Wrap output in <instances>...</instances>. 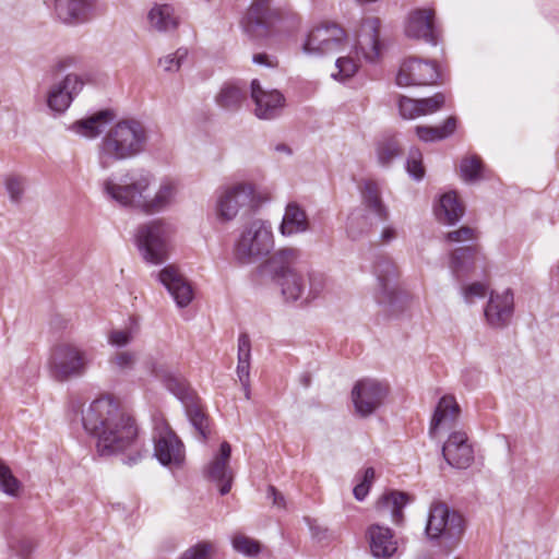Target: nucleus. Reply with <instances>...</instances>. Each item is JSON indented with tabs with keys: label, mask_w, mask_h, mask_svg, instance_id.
Returning <instances> with one entry per match:
<instances>
[{
	"label": "nucleus",
	"mask_w": 559,
	"mask_h": 559,
	"mask_svg": "<svg viewBox=\"0 0 559 559\" xmlns=\"http://www.w3.org/2000/svg\"><path fill=\"white\" fill-rule=\"evenodd\" d=\"M418 117L431 115L438 111L445 103V96L442 93H436L431 97L417 99Z\"/></svg>",
	"instance_id": "obj_48"
},
{
	"label": "nucleus",
	"mask_w": 559,
	"mask_h": 559,
	"mask_svg": "<svg viewBox=\"0 0 559 559\" xmlns=\"http://www.w3.org/2000/svg\"><path fill=\"white\" fill-rule=\"evenodd\" d=\"M231 545L235 551L247 557H255L261 551V544L258 540L241 533L233 536Z\"/></svg>",
	"instance_id": "obj_45"
},
{
	"label": "nucleus",
	"mask_w": 559,
	"mask_h": 559,
	"mask_svg": "<svg viewBox=\"0 0 559 559\" xmlns=\"http://www.w3.org/2000/svg\"><path fill=\"white\" fill-rule=\"evenodd\" d=\"M400 114L404 119H416L418 118V103L417 99H413L406 96H401L399 99Z\"/></svg>",
	"instance_id": "obj_55"
},
{
	"label": "nucleus",
	"mask_w": 559,
	"mask_h": 559,
	"mask_svg": "<svg viewBox=\"0 0 559 559\" xmlns=\"http://www.w3.org/2000/svg\"><path fill=\"white\" fill-rule=\"evenodd\" d=\"M241 383V386H242V390H243V393H245V397L247 400L250 399V395H251V391H250V380H247V382H240Z\"/></svg>",
	"instance_id": "obj_64"
},
{
	"label": "nucleus",
	"mask_w": 559,
	"mask_h": 559,
	"mask_svg": "<svg viewBox=\"0 0 559 559\" xmlns=\"http://www.w3.org/2000/svg\"><path fill=\"white\" fill-rule=\"evenodd\" d=\"M122 414L114 399L104 396L94 400L82 409V425L87 433L99 439L103 430L112 424Z\"/></svg>",
	"instance_id": "obj_14"
},
{
	"label": "nucleus",
	"mask_w": 559,
	"mask_h": 559,
	"mask_svg": "<svg viewBox=\"0 0 559 559\" xmlns=\"http://www.w3.org/2000/svg\"><path fill=\"white\" fill-rule=\"evenodd\" d=\"M378 162L381 166H389L402 155V150L395 136L383 135L376 145Z\"/></svg>",
	"instance_id": "obj_38"
},
{
	"label": "nucleus",
	"mask_w": 559,
	"mask_h": 559,
	"mask_svg": "<svg viewBox=\"0 0 559 559\" xmlns=\"http://www.w3.org/2000/svg\"><path fill=\"white\" fill-rule=\"evenodd\" d=\"M483 162L477 155H469L462 158L460 163V175L465 182H475L481 179Z\"/></svg>",
	"instance_id": "obj_43"
},
{
	"label": "nucleus",
	"mask_w": 559,
	"mask_h": 559,
	"mask_svg": "<svg viewBox=\"0 0 559 559\" xmlns=\"http://www.w3.org/2000/svg\"><path fill=\"white\" fill-rule=\"evenodd\" d=\"M440 73L436 63L416 58L405 60L396 75L400 86L431 85L438 82Z\"/></svg>",
	"instance_id": "obj_16"
},
{
	"label": "nucleus",
	"mask_w": 559,
	"mask_h": 559,
	"mask_svg": "<svg viewBox=\"0 0 559 559\" xmlns=\"http://www.w3.org/2000/svg\"><path fill=\"white\" fill-rule=\"evenodd\" d=\"M465 528L463 516L443 502L430 506L426 524V535L430 540L443 539L450 544L457 542Z\"/></svg>",
	"instance_id": "obj_10"
},
{
	"label": "nucleus",
	"mask_w": 559,
	"mask_h": 559,
	"mask_svg": "<svg viewBox=\"0 0 559 559\" xmlns=\"http://www.w3.org/2000/svg\"><path fill=\"white\" fill-rule=\"evenodd\" d=\"M154 456L164 466H180L185 461V447L167 421L154 418Z\"/></svg>",
	"instance_id": "obj_11"
},
{
	"label": "nucleus",
	"mask_w": 559,
	"mask_h": 559,
	"mask_svg": "<svg viewBox=\"0 0 559 559\" xmlns=\"http://www.w3.org/2000/svg\"><path fill=\"white\" fill-rule=\"evenodd\" d=\"M173 226L164 219H152L136 227L135 245L142 258L152 264L163 263L168 255Z\"/></svg>",
	"instance_id": "obj_6"
},
{
	"label": "nucleus",
	"mask_w": 559,
	"mask_h": 559,
	"mask_svg": "<svg viewBox=\"0 0 559 559\" xmlns=\"http://www.w3.org/2000/svg\"><path fill=\"white\" fill-rule=\"evenodd\" d=\"M21 483L13 476L11 469L0 460V490L9 496H17Z\"/></svg>",
	"instance_id": "obj_46"
},
{
	"label": "nucleus",
	"mask_w": 559,
	"mask_h": 559,
	"mask_svg": "<svg viewBox=\"0 0 559 559\" xmlns=\"http://www.w3.org/2000/svg\"><path fill=\"white\" fill-rule=\"evenodd\" d=\"M335 67L337 69V72L332 73V78H334L335 80H341V81L353 76L358 69L356 61L350 57L337 58L336 62H335Z\"/></svg>",
	"instance_id": "obj_50"
},
{
	"label": "nucleus",
	"mask_w": 559,
	"mask_h": 559,
	"mask_svg": "<svg viewBox=\"0 0 559 559\" xmlns=\"http://www.w3.org/2000/svg\"><path fill=\"white\" fill-rule=\"evenodd\" d=\"M33 550V544L29 540H22L17 549L19 554L23 557L29 555Z\"/></svg>",
	"instance_id": "obj_62"
},
{
	"label": "nucleus",
	"mask_w": 559,
	"mask_h": 559,
	"mask_svg": "<svg viewBox=\"0 0 559 559\" xmlns=\"http://www.w3.org/2000/svg\"><path fill=\"white\" fill-rule=\"evenodd\" d=\"M214 545L210 542H200L188 548L179 559H211Z\"/></svg>",
	"instance_id": "obj_51"
},
{
	"label": "nucleus",
	"mask_w": 559,
	"mask_h": 559,
	"mask_svg": "<svg viewBox=\"0 0 559 559\" xmlns=\"http://www.w3.org/2000/svg\"><path fill=\"white\" fill-rule=\"evenodd\" d=\"M254 206V187L251 183L238 182L217 191L216 215L222 222H230L241 209Z\"/></svg>",
	"instance_id": "obj_12"
},
{
	"label": "nucleus",
	"mask_w": 559,
	"mask_h": 559,
	"mask_svg": "<svg viewBox=\"0 0 559 559\" xmlns=\"http://www.w3.org/2000/svg\"><path fill=\"white\" fill-rule=\"evenodd\" d=\"M372 226V219L362 210H355L347 219V234L352 239H357L368 233Z\"/></svg>",
	"instance_id": "obj_41"
},
{
	"label": "nucleus",
	"mask_w": 559,
	"mask_h": 559,
	"mask_svg": "<svg viewBox=\"0 0 559 559\" xmlns=\"http://www.w3.org/2000/svg\"><path fill=\"white\" fill-rule=\"evenodd\" d=\"M144 367L152 376L162 380L176 396L183 399L186 386L183 381L176 377L173 371L169 353L164 350L151 353L144 360Z\"/></svg>",
	"instance_id": "obj_17"
},
{
	"label": "nucleus",
	"mask_w": 559,
	"mask_h": 559,
	"mask_svg": "<svg viewBox=\"0 0 559 559\" xmlns=\"http://www.w3.org/2000/svg\"><path fill=\"white\" fill-rule=\"evenodd\" d=\"M274 248V235L269 221L261 218L246 223L235 241L234 258L242 265L252 264Z\"/></svg>",
	"instance_id": "obj_5"
},
{
	"label": "nucleus",
	"mask_w": 559,
	"mask_h": 559,
	"mask_svg": "<svg viewBox=\"0 0 559 559\" xmlns=\"http://www.w3.org/2000/svg\"><path fill=\"white\" fill-rule=\"evenodd\" d=\"M464 214V207L460 203L455 192H448L440 198L436 215L439 221L445 224H455Z\"/></svg>",
	"instance_id": "obj_34"
},
{
	"label": "nucleus",
	"mask_w": 559,
	"mask_h": 559,
	"mask_svg": "<svg viewBox=\"0 0 559 559\" xmlns=\"http://www.w3.org/2000/svg\"><path fill=\"white\" fill-rule=\"evenodd\" d=\"M272 0H252L240 25L251 38H266L284 31V13L271 7Z\"/></svg>",
	"instance_id": "obj_8"
},
{
	"label": "nucleus",
	"mask_w": 559,
	"mask_h": 559,
	"mask_svg": "<svg viewBox=\"0 0 559 559\" xmlns=\"http://www.w3.org/2000/svg\"><path fill=\"white\" fill-rule=\"evenodd\" d=\"M267 498H272L273 504L278 508L285 507L284 496L280 491H277V489L274 486H269Z\"/></svg>",
	"instance_id": "obj_58"
},
{
	"label": "nucleus",
	"mask_w": 559,
	"mask_h": 559,
	"mask_svg": "<svg viewBox=\"0 0 559 559\" xmlns=\"http://www.w3.org/2000/svg\"><path fill=\"white\" fill-rule=\"evenodd\" d=\"M306 304L321 297L329 287V278L325 274L317 271L307 273Z\"/></svg>",
	"instance_id": "obj_42"
},
{
	"label": "nucleus",
	"mask_w": 559,
	"mask_h": 559,
	"mask_svg": "<svg viewBox=\"0 0 559 559\" xmlns=\"http://www.w3.org/2000/svg\"><path fill=\"white\" fill-rule=\"evenodd\" d=\"M150 28L159 33L175 31L179 25V19L170 4L155 3L147 13Z\"/></svg>",
	"instance_id": "obj_29"
},
{
	"label": "nucleus",
	"mask_w": 559,
	"mask_h": 559,
	"mask_svg": "<svg viewBox=\"0 0 559 559\" xmlns=\"http://www.w3.org/2000/svg\"><path fill=\"white\" fill-rule=\"evenodd\" d=\"M395 237H396V231L392 226H388V227L383 228V230L381 231V235H380L381 241L384 243L392 241L393 239H395Z\"/></svg>",
	"instance_id": "obj_61"
},
{
	"label": "nucleus",
	"mask_w": 559,
	"mask_h": 559,
	"mask_svg": "<svg viewBox=\"0 0 559 559\" xmlns=\"http://www.w3.org/2000/svg\"><path fill=\"white\" fill-rule=\"evenodd\" d=\"M307 521L313 537H316L319 540H322L328 537L326 528L319 526L318 524H316L314 521H310L309 519Z\"/></svg>",
	"instance_id": "obj_59"
},
{
	"label": "nucleus",
	"mask_w": 559,
	"mask_h": 559,
	"mask_svg": "<svg viewBox=\"0 0 559 559\" xmlns=\"http://www.w3.org/2000/svg\"><path fill=\"white\" fill-rule=\"evenodd\" d=\"M369 489L370 487L368 486V484L358 483L354 487L353 493L357 500L362 501L367 497Z\"/></svg>",
	"instance_id": "obj_60"
},
{
	"label": "nucleus",
	"mask_w": 559,
	"mask_h": 559,
	"mask_svg": "<svg viewBox=\"0 0 559 559\" xmlns=\"http://www.w3.org/2000/svg\"><path fill=\"white\" fill-rule=\"evenodd\" d=\"M513 311V293L510 289H506L500 294L491 293L485 308V317L491 326L503 328L510 322Z\"/></svg>",
	"instance_id": "obj_24"
},
{
	"label": "nucleus",
	"mask_w": 559,
	"mask_h": 559,
	"mask_svg": "<svg viewBox=\"0 0 559 559\" xmlns=\"http://www.w3.org/2000/svg\"><path fill=\"white\" fill-rule=\"evenodd\" d=\"M148 141L145 126L136 119H122L111 126L97 144L96 156L100 169L141 155Z\"/></svg>",
	"instance_id": "obj_2"
},
{
	"label": "nucleus",
	"mask_w": 559,
	"mask_h": 559,
	"mask_svg": "<svg viewBox=\"0 0 559 559\" xmlns=\"http://www.w3.org/2000/svg\"><path fill=\"white\" fill-rule=\"evenodd\" d=\"M488 286L481 282H475L462 287V295L466 302L472 304L476 298L485 297Z\"/></svg>",
	"instance_id": "obj_53"
},
{
	"label": "nucleus",
	"mask_w": 559,
	"mask_h": 559,
	"mask_svg": "<svg viewBox=\"0 0 559 559\" xmlns=\"http://www.w3.org/2000/svg\"><path fill=\"white\" fill-rule=\"evenodd\" d=\"M460 413L459 404L451 395H444L440 399L430 424V432H435L440 426L451 425Z\"/></svg>",
	"instance_id": "obj_32"
},
{
	"label": "nucleus",
	"mask_w": 559,
	"mask_h": 559,
	"mask_svg": "<svg viewBox=\"0 0 559 559\" xmlns=\"http://www.w3.org/2000/svg\"><path fill=\"white\" fill-rule=\"evenodd\" d=\"M95 0H55L53 12L61 23L75 26L91 20Z\"/></svg>",
	"instance_id": "obj_21"
},
{
	"label": "nucleus",
	"mask_w": 559,
	"mask_h": 559,
	"mask_svg": "<svg viewBox=\"0 0 559 559\" xmlns=\"http://www.w3.org/2000/svg\"><path fill=\"white\" fill-rule=\"evenodd\" d=\"M93 360L90 350L74 343H60L55 346L50 366L58 380L83 376Z\"/></svg>",
	"instance_id": "obj_9"
},
{
	"label": "nucleus",
	"mask_w": 559,
	"mask_h": 559,
	"mask_svg": "<svg viewBox=\"0 0 559 559\" xmlns=\"http://www.w3.org/2000/svg\"><path fill=\"white\" fill-rule=\"evenodd\" d=\"M408 502V497L404 492L391 491L383 495L378 503L377 509L382 513H390L392 521L400 524L403 521V509Z\"/></svg>",
	"instance_id": "obj_35"
},
{
	"label": "nucleus",
	"mask_w": 559,
	"mask_h": 559,
	"mask_svg": "<svg viewBox=\"0 0 559 559\" xmlns=\"http://www.w3.org/2000/svg\"><path fill=\"white\" fill-rule=\"evenodd\" d=\"M388 395V386L373 379L358 381L352 390V400L360 417L373 414Z\"/></svg>",
	"instance_id": "obj_15"
},
{
	"label": "nucleus",
	"mask_w": 559,
	"mask_h": 559,
	"mask_svg": "<svg viewBox=\"0 0 559 559\" xmlns=\"http://www.w3.org/2000/svg\"><path fill=\"white\" fill-rule=\"evenodd\" d=\"M456 129V118L449 117L442 126L439 127H428V126H417L415 128V132L419 140L424 142H436L442 141L455 132Z\"/></svg>",
	"instance_id": "obj_36"
},
{
	"label": "nucleus",
	"mask_w": 559,
	"mask_h": 559,
	"mask_svg": "<svg viewBox=\"0 0 559 559\" xmlns=\"http://www.w3.org/2000/svg\"><path fill=\"white\" fill-rule=\"evenodd\" d=\"M140 325L136 319H130L123 329H115L108 333V344L115 347H124L129 345L139 334Z\"/></svg>",
	"instance_id": "obj_40"
},
{
	"label": "nucleus",
	"mask_w": 559,
	"mask_h": 559,
	"mask_svg": "<svg viewBox=\"0 0 559 559\" xmlns=\"http://www.w3.org/2000/svg\"><path fill=\"white\" fill-rule=\"evenodd\" d=\"M300 250L296 248H283L277 250L264 263V271L281 287V293L286 301L306 304L307 278L298 272Z\"/></svg>",
	"instance_id": "obj_3"
},
{
	"label": "nucleus",
	"mask_w": 559,
	"mask_h": 559,
	"mask_svg": "<svg viewBox=\"0 0 559 559\" xmlns=\"http://www.w3.org/2000/svg\"><path fill=\"white\" fill-rule=\"evenodd\" d=\"M366 536L369 542L370 552L376 559H395L397 555V540L389 527L372 524L368 527Z\"/></svg>",
	"instance_id": "obj_25"
},
{
	"label": "nucleus",
	"mask_w": 559,
	"mask_h": 559,
	"mask_svg": "<svg viewBox=\"0 0 559 559\" xmlns=\"http://www.w3.org/2000/svg\"><path fill=\"white\" fill-rule=\"evenodd\" d=\"M188 57V50L186 48H179L174 53H170L159 59V64L166 72L178 71L182 62Z\"/></svg>",
	"instance_id": "obj_52"
},
{
	"label": "nucleus",
	"mask_w": 559,
	"mask_h": 559,
	"mask_svg": "<svg viewBox=\"0 0 559 559\" xmlns=\"http://www.w3.org/2000/svg\"><path fill=\"white\" fill-rule=\"evenodd\" d=\"M119 370H131L136 362V355L130 350L117 353L110 360Z\"/></svg>",
	"instance_id": "obj_54"
},
{
	"label": "nucleus",
	"mask_w": 559,
	"mask_h": 559,
	"mask_svg": "<svg viewBox=\"0 0 559 559\" xmlns=\"http://www.w3.org/2000/svg\"><path fill=\"white\" fill-rule=\"evenodd\" d=\"M346 43V33L334 23L313 27L302 44V52L311 57H321L340 51Z\"/></svg>",
	"instance_id": "obj_13"
},
{
	"label": "nucleus",
	"mask_w": 559,
	"mask_h": 559,
	"mask_svg": "<svg viewBox=\"0 0 559 559\" xmlns=\"http://www.w3.org/2000/svg\"><path fill=\"white\" fill-rule=\"evenodd\" d=\"M278 230L284 237H292L310 230L308 215L299 203L292 201L286 204Z\"/></svg>",
	"instance_id": "obj_28"
},
{
	"label": "nucleus",
	"mask_w": 559,
	"mask_h": 559,
	"mask_svg": "<svg viewBox=\"0 0 559 559\" xmlns=\"http://www.w3.org/2000/svg\"><path fill=\"white\" fill-rule=\"evenodd\" d=\"M406 170L415 180H421L425 176L423 155L418 148H411L406 160Z\"/></svg>",
	"instance_id": "obj_47"
},
{
	"label": "nucleus",
	"mask_w": 559,
	"mask_h": 559,
	"mask_svg": "<svg viewBox=\"0 0 559 559\" xmlns=\"http://www.w3.org/2000/svg\"><path fill=\"white\" fill-rule=\"evenodd\" d=\"M442 454L448 464L456 468H466L474 460L467 436L462 431H455L449 436L442 448Z\"/></svg>",
	"instance_id": "obj_26"
},
{
	"label": "nucleus",
	"mask_w": 559,
	"mask_h": 559,
	"mask_svg": "<svg viewBox=\"0 0 559 559\" xmlns=\"http://www.w3.org/2000/svg\"><path fill=\"white\" fill-rule=\"evenodd\" d=\"M61 86L69 92L73 98L84 86L83 80L76 74H68L61 82Z\"/></svg>",
	"instance_id": "obj_56"
},
{
	"label": "nucleus",
	"mask_w": 559,
	"mask_h": 559,
	"mask_svg": "<svg viewBox=\"0 0 559 559\" xmlns=\"http://www.w3.org/2000/svg\"><path fill=\"white\" fill-rule=\"evenodd\" d=\"M247 96L245 84L237 82H226L215 97L216 104L226 110H238Z\"/></svg>",
	"instance_id": "obj_31"
},
{
	"label": "nucleus",
	"mask_w": 559,
	"mask_h": 559,
	"mask_svg": "<svg viewBox=\"0 0 559 559\" xmlns=\"http://www.w3.org/2000/svg\"><path fill=\"white\" fill-rule=\"evenodd\" d=\"M231 447L228 442H222L219 452L209 463L206 477L218 486L222 496L227 495L233 485L234 474L228 465Z\"/></svg>",
	"instance_id": "obj_20"
},
{
	"label": "nucleus",
	"mask_w": 559,
	"mask_h": 559,
	"mask_svg": "<svg viewBox=\"0 0 559 559\" xmlns=\"http://www.w3.org/2000/svg\"><path fill=\"white\" fill-rule=\"evenodd\" d=\"M379 28L378 17H366L356 34L355 51L368 62H374L380 57Z\"/></svg>",
	"instance_id": "obj_19"
},
{
	"label": "nucleus",
	"mask_w": 559,
	"mask_h": 559,
	"mask_svg": "<svg viewBox=\"0 0 559 559\" xmlns=\"http://www.w3.org/2000/svg\"><path fill=\"white\" fill-rule=\"evenodd\" d=\"M111 119V111L100 110L87 118L75 121L71 124L70 130L81 136L95 139L103 132L105 124Z\"/></svg>",
	"instance_id": "obj_30"
},
{
	"label": "nucleus",
	"mask_w": 559,
	"mask_h": 559,
	"mask_svg": "<svg viewBox=\"0 0 559 559\" xmlns=\"http://www.w3.org/2000/svg\"><path fill=\"white\" fill-rule=\"evenodd\" d=\"M237 358V377L240 382H247V380H250L251 360V341L247 333H241L238 337Z\"/></svg>",
	"instance_id": "obj_37"
},
{
	"label": "nucleus",
	"mask_w": 559,
	"mask_h": 559,
	"mask_svg": "<svg viewBox=\"0 0 559 559\" xmlns=\"http://www.w3.org/2000/svg\"><path fill=\"white\" fill-rule=\"evenodd\" d=\"M73 98L60 83L53 85L48 94V107L56 112H63L68 109Z\"/></svg>",
	"instance_id": "obj_44"
},
{
	"label": "nucleus",
	"mask_w": 559,
	"mask_h": 559,
	"mask_svg": "<svg viewBox=\"0 0 559 559\" xmlns=\"http://www.w3.org/2000/svg\"><path fill=\"white\" fill-rule=\"evenodd\" d=\"M362 203L366 209L377 217L378 222L388 219V209L380 198V189L377 182L365 180L361 187Z\"/></svg>",
	"instance_id": "obj_33"
},
{
	"label": "nucleus",
	"mask_w": 559,
	"mask_h": 559,
	"mask_svg": "<svg viewBox=\"0 0 559 559\" xmlns=\"http://www.w3.org/2000/svg\"><path fill=\"white\" fill-rule=\"evenodd\" d=\"M96 447L98 453L104 456L129 452L123 463L130 466L136 464L146 453L140 444L133 418L123 413L103 430Z\"/></svg>",
	"instance_id": "obj_4"
},
{
	"label": "nucleus",
	"mask_w": 559,
	"mask_h": 559,
	"mask_svg": "<svg viewBox=\"0 0 559 559\" xmlns=\"http://www.w3.org/2000/svg\"><path fill=\"white\" fill-rule=\"evenodd\" d=\"M445 239L456 245L451 251L449 267L453 277L461 282L475 269V262L479 253L477 245L478 234L476 229L462 226L461 228L447 234Z\"/></svg>",
	"instance_id": "obj_7"
},
{
	"label": "nucleus",
	"mask_w": 559,
	"mask_h": 559,
	"mask_svg": "<svg viewBox=\"0 0 559 559\" xmlns=\"http://www.w3.org/2000/svg\"><path fill=\"white\" fill-rule=\"evenodd\" d=\"M155 182V176L145 168L128 169L119 181L106 178L102 183L103 193L110 201L123 207L139 210L145 214H155L170 207L177 197L179 185L173 178H163L153 197L148 191Z\"/></svg>",
	"instance_id": "obj_1"
},
{
	"label": "nucleus",
	"mask_w": 559,
	"mask_h": 559,
	"mask_svg": "<svg viewBox=\"0 0 559 559\" xmlns=\"http://www.w3.org/2000/svg\"><path fill=\"white\" fill-rule=\"evenodd\" d=\"M374 274L378 280V304H391L394 300V280L397 277V269L389 258H381L374 264Z\"/></svg>",
	"instance_id": "obj_27"
},
{
	"label": "nucleus",
	"mask_w": 559,
	"mask_h": 559,
	"mask_svg": "<svg viewBox=\"0 0 559 559\" xmlns=\"http://www.w3.org/2000/svg\"><path fill=\"white\" fill-rule=\"evenodd\" d=\"M373 479H374V469L372 467H367L364 471V475H362L360 483L368 484V486L370 487Z\"/></svg>",
	"instance_id": "obj_63"
},
{
	"label": "nucleus",
	"mask_w": 559,
	"mask_h": 559,
	"mask_svg": "<svg viewBox=\"0 0 559 559\" xmlns=\"http://www.w3.org/2000/svg\"><path fill=\"white\" fill-rule=\"evenodd\" d=\"M158 280L166 287L179 308H185L192 301L193 289L175 266H165L158 273Z\"/></svg>",
	"instance_id": "obj_23"
},
{
	"label": "nucleus",
	"mask_w": 559,
	"mask_h": 559,
	"mask_svg": "<svg viewBox=\"0 0 559 559\" xmlns=\"http://www.w3.org/2000/svg\"><path fill=\"white\" fill-rule=\"evenodd\" d=\"M251 98L254 103V115L261 120L276 119L286 105V99L280 91L264 90L258 80L251 82Z\"/></svg>",
	"instance_id": "obj_18"
},
{
	"label": "nucleus",
	"mask_w": 559,
	"mask_h": 559,
	"mask_svg": "<svg viewBox=\"0 0 559 559\" xmlns=\"http://www.w3.org/2000/svg\"><path fill=\"white\" fill-rule=\"evenodd\" d=\"M435 11L432 9H416L408 15L405 34L407 37L424 39L437 45L438 32L433 23Z\"/></svg>",
	"instance_id": "obj_22"
},
{
	"label": "nucleus",
	"mask_w": 559,
	"mask_h": 559,
	"mask_svg": "<svg viewBox=\"0 0 559 559\" xmlns=\"http://www.w3.org/2000/svg\"><path fill=\"white\" fill-rule=\"evenodd\" d=\"M252 62L266 68H276L278 64L277 59L275 57L269 56L267 53L253 55Z\"/></svg>",
	"instance_id": "obj_57"
},
{
	"label": "nucleus",
	"mask_w": 559,
	"mask_h": 559,
	"mask_svg": "<svg viewBox=\"0 0 559 559\" xmlns=\"http://www.w3.org/2000/svg\"><path fill=\"white\" fill-rule=\"evenodd\" d=\"M4 185L11 202L20 203L25 191V179L20 176H9Z\"/></svg>",
	"instance_id": "obj_49"
},
{
	"label": "nucleus",
	"mask_w": 559,
	"mask_h": 559,
	"mask_svg": "<svg viewBox=\"0 0 559 559\" xmlns=\"http://www.w3.org/2000/svg\"><path fill=\"white\" fill-rule=\"evenodd\" d=\"M186 414L202 441H205L210 435V419L202 407L195 402L186 403Z\"/></svg>",
	"instance_id": "obj_39"
}]
</instances>
